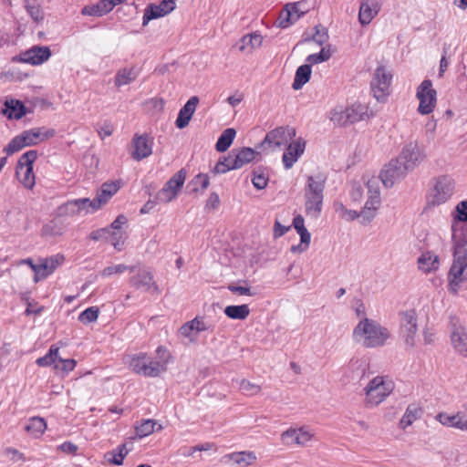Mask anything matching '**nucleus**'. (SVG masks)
I'll use <instances>...</instances> for the list:
<instances>
[{"mask_svg": "<svg viewBox=\"0 0 467 467\" xmlns=\"http://www.w3.org/2000/svg\"><path fill=\"white\" fill-rule=\"evenodd\" d=\"M457 219L451 225L453 242V262L448 274L449 290L456 294L463 282V273L467 267V226L461 224L467 222V201L456 206Z\"/></svg>", "mask_w": 467, "mask_h": 467, "instance_id": "1", "label": "nucleus"}, {"mask_svg": "<svg viewBox=\"0 0 467 467\" xmlns=\"http://www.w3.org/2000/svg\"><path fill=\"white\" fill-rule=\"evenodd\" d=\"M390 337L387 327L379 322L364 317L353 330V338L365 348H378L385 345Z\"/></svg>", "mask_w": 467, "mask_h": 467, "instance_id": "2", "label": "nucleus"}, {"mask_svg": "<svg viewBox=\"0 0 467 467\" xmlns=\"http://www.w3.org/2000/svg\"><path fill=\"white\" fill-rule=\"evenodd\" d=\"M326 182L327 176L323 173L306 177L304 187L305 212L312 219H317L321 214Z\"/></svg>", "mask_w": 467, "mask_h": 467, "instance_id": "3", "label": "nucleus"}, {"mask_svg": "<svg viewBox=\"0 0 467 467\" xmlns=\"http://www.w3.org/2000/svg\"><path fill=\"white\" fill-rule=\"evenodd\" d=\"M394 385L391 380L383 377H375L365 388L367 407H375L381 403L393 390Z\"/></svg>", "mask_w": 467, "mask_h": 467, "instance_id": "4", "label": "nucleus"}, {"mask_svg": "<svg viewBox=\"0 0 467 467\" xmlns=\"http://www.w3.org/2000/svg\"><path fill=\"white\" fill-rule=\"evenodd\" d=\"M296 129L289 126H280L266 133L260 143V148L274 151L285 147L295 137Z\"/></svg>", "mask_w": 467, "mask_h": 467, "instance_id": "5", "label": "nucleus"}, {"mask_svg": "<svg viewBox=\"0 0 467 467\" xmlns=\"http://www.w3.org/2000/svg\"><path fill=\"white\" fill-rule=\"evenodd\" d=\"M391 72L384 66H379L373 75L370 87L374 98L384 102L390 94Z\"/></svg>", "mask_w": 467, "mask_h": 467, "instance_id": "6", "label": "nucleus"}, {"mask_svg": "<svg viewBox=\"0 0 467 467\" xmlns=\"http://www.w3.org/2000/svg\"><path fill=\"white\" fill-rule=\"evenodd\" d=\"M455 182L449 176L439 177L428 195V205L438 206L446 202L454 193Z\"/></svg>", "mask_w": 467, "mask_h": 467, "instance_id": "7", "label": "nucleus"}, {"mask_svg": "<svg viewBox=\"0 0 467 467\" xmlns=\"http://www.w3.org/2000/svg\"><path fill=\"white\" fill-rule=\"evenodd\" d=\"M37 158V151L31 150L24 154L18 160L16 166V176L25 188L33 189L35 186V174L33 172V163Z\"/></svg>", "mask_w": 467, "mask_h": 467, "instance_id": "8", "label": "nucleus"}, {"mask_svg": "<svg viewBox=\"0 0 467 467\" xmlns=\"http://www.w3.org/2000/svg\"><path fill=\"white\" fill-rule=\"evenodd\" d=\"M418 332V316L415 310L410 309L400 313V336L405 344L413 348Z\"/></svg>", "mask_w": 467, "mask_h": 467, "instance_id": "9", "label": "nucleus"}, {"mask_svg": "<svg viewBox=\"0 0 467 467\" xmlns=\"http://www.w3.org/2000/svg\"><path fill=\"white\" fill-rule=\"evenodd\" d=\"M370 114L366 105L356 103L344 110L335 111L331 119L341 126L356 123L369 119Z\"/></svg>", "mask_w": 467, "mask_h": 467, "instance_id": "10", "label": "nucleus"}, {"mask_svg": "<svg viewBox=\"0 0 467 467\" xmlns=\"http://www.w3.org/2000/svg\"><path fill=\"white\" fill-rule=\"evenodd\" d=\"M416 97L420 101L418 111L421 115L431 113L436 106L437 92L430 79L423 80L417 88Z\"/></svg>", "mask_w": 467, "mask_h": 467, "instance_id": "11", "label": "nucleus"}, {"mask_svg": "<svg viewBox=\"0 0 467 467\" xmlns=\"http://www.w3.org/2000/svg\"><path fill=\"white\" fill-rule=\"evenodd\" d=\"M186 179V171L181 169L160 190L156 199L160 202H170L176 198Z\"/></svg>", "mask_w": 467, "mask_h": 467, "instance_id": "12", "label": "nucleus"}, {"mask_svg": "<svg viewBox=\"0 0 467 467\" xmlns=\"http://www.w3.org/2000/svg\"><path fill=\"white\" fill-rule=\"evenodd\" d=\"M451 343L460 355L467 357V327L455 317H450Z\"/></svg>", "mask_w": 467, "mask_h": 467, "instance_id": "13", "label": "nucleus"}, {"mask_svg": "<svg viewBox=\"0 0 467 467\" xmlns=\"http://www.w3.org/2000/svg\"><path fill=\"white\" fill-rule=\"evenodd\" d=\"M409 171L397 160H391L380 172V180L385 187L391 188L397 182L403 179Z\"/></svg>", "mask_w": 467, "mask_h": 467, "instance_id": "14", "label": "nucleus"}, {"mask_svg": "<svg viewBox=\"0 0 467 467\" xmlns=\"http://www.w3.org/2000/svg\"><path fill=\"white\" fill-rule=\"evenodd\" d=\"M314 433L308 427L290 428L281 434V441L287 446H306L312 440Z\"/></svg>", "mask_w": 467, "mask_h": 467, "instance_id": "15", "label": "nucleus"}, {"mask_svg": "<svg viewBox=\"0 0 467 467\" xmlns=\"http://www.w3.org/2000/svg\"><path fill=\"white\" fill-rule=\"evenodd\" d=\"M423 159L424 154L416 142H410L405 145L397 158L408 171H412Z\"/></svg>", "mask_w": 467, "mask_h": 467, "instance_id": "16", "label": "nucleus"}, {"mask_svg": "<svg viewBox=\"0 0 467 467\" xmlns=\"http://www.w3.org/2000/svg\"><path fill=\"white\" fill-rule=\"evenodd\" d=\"M130 285L138 290L160 294V289L153 280V275L146 268H140L130 276Z\"/></svg>", "mask_w": 467, "mask_h": 467, "instance_id": "17", "label": "nucleus"}, {"mask_svg": "<svg viewBox=\"0 0 467 467\" xmlns=\"http://www.w3.org/2000/svg\"><path fill=\"white\" fill-rule=\"evenodd\" d=\"M175 7V0H162L159 5L150 4L144 10L142 26H147L150 20L169 15Z\"/></svg>", "mask_w": 467, "mask_h": 467, "instance_id": "18", "label": "nucleus"}, {"mask_svg": "<svg viewBox=\"0 0 467 467\" xmlns=\"http://www.w3.org/2000/svg\"><path fill=\"white\" fill-rule=\"evenodd\" d=\"M156 352L157 358L153 359L150 357L148 358L145 377L155 378L167 369V365L171 357L169 351L163 347H159Z\"/></svg>", "mask_w": 467, "mask_h": 467, "instance_id": "19", "label": "nucleus"}, {"mask_svg": "<svg viewBox=\"0 0 467 467\" xmlns=\"http://www.w3.org/2000/svg\"><path fill=\"white\" fill-rule=\"evenodd\" d=\"M306 150V140L298 138L290 141L285 146V150L282 156V162L285 170H290L298 159L304 154Z\"/></svg>", "mask_w": 467, "mask_h": 467, "instance_id": "20", "label": "nucleus"}, {"mask_svg": "<svg viewBox=\"0 0 467 467\" xmlns=\"http://www.w3.org/2000/svg\"><path fill=\"white\" fill-rule=\"evenodd\" d=\"M51 57L48 47L34 46L20 54V61L30 65H41Z\"/></svg>", "mask_w": 467, "mask_h": 467, "instance_id": "21", "label": "nucleus"}, {"mask_svg": "<svg viewBox=\"0 0 467 467\" xmlns=\"http://www.w3.org/2000/svg\"><path fill=\"white\" fill-rule=\"evenodd\" d=\"M152 140L147 135H134L131 157L136 161H141L149 157L152 153Z\"/></svg>", "mask_w": 467, "mask_h": 467, "instance_id": "22", "label": "nucleus"}, {"mask_svg": "<svg viewBox=\"0 0 467 467\" xmlns=\"http://www.w3.org/2000/svg\"><path fill=\"white\" fill-rule=\"evenodd\" d=\"M211 327L199 317H194L191 321L184 323L179 329L180 335L188 338L191 342L196 340V335L200 332L206 331Z\"/></svg>", "mask_w": 467, "mask_h": 467, "instance_id": "23", "label": "nucleus"}, {"mask_svg": "<svg viewBox=\"0 0 467 467\" xmlns=\"http://www.w3.org/2000/svg\"><path fill=\"white\" fill-rule=\"evenodd\" d=\"M21 135L23 136L26 146H33L54 137L56 135V131L53 129L38 127L25 130Z\"/></svg>", "mask_w": 467, "mask_h": 467, "instance_id": "24", "label": "nucleus"}, {"mask_svg": "<svg viewBox=\"0 0 467 467\" xmlns=\"http://www.w3.org/2000/svg\"><path fill=\"white\" fill-rule=\"evenodd\" d=\"M380 11L379 0H361L358 11V21L362 26L370 24Z\"/></svg>", "mask_w": 467, "mask_h": 467, "instance_id": "25", "label": "nucleus"}, {"mask_svg": "<svg viewBox=\"0 0 467 467\" xmlns=\"http://www.w3.org/2000/svg\"><path fill=\"white\" fill-rule=\"evenodd\" d=\"M229 154L233 160V166L237 170L252 162L258 152L252 148L244 147L241 149H234L229 152Z\"/></svg>", "mask_w": 467, "mask_h": 467, "instance_id": "26", "label": "nucleus"}, {"mask_svg": "<svg viewBox=\"0 0 467 467\" xmlns=\"http://www.w3.org/2000/svg\"><path fill=\"white\" fill-rule=\"evenodd\" d=\"M198 103V97L193 96L190 98V99L184 104V106L180 109L177 119L175 121L177 128L183 129L188 126L193 113L195 112Z\"/></svg>", "mask_w": 467, "mask_h": 467, "instance_id": "27", "label": "nucleus"}, {"mask_svg": "<svg viewBox=\"0 0 467 467\" xmlns=\"http://www.w3.org/2000/svg\"><path fill=\"white\" fill-rule=\"evenodd\" d=\"M299 3L287 4L281 12L278 18V26L282 28L288 27L290 25L298 20L304 11L298 8Z\"/></svg>", "mask_w": 467, "mask_h": 467, "instance_id": "28", "label": "nucleus"}, {"mask_svg": "<svg viewBox=\"0 0 467 467\" xmlns=\"http://www.w3.org/2000/svg\"><path fill=\"white\" fill-rule=\"evenodd\" d=\"M262 43L263 36L260 34L254 32L244 35L241 38L238 44V48L241 52H252L254 49L261 47Z\"/></svg>", "mask_w": 467, "mask_h": 467, "instance_id": "29", "label": "nucleus"}, {"mask_svg": "<svg viewBox=\"0 0 467 467\" xmlns=\"http://www.w3.org/2000/svg\"><path fill=\"white\" fill-rule=\"evenodd\" d=\"M422 415V410L421 408L415 404H410L405 413L403 414L401 420H400V428L406 429L407 427L410 426L414 421L419 420Z\"/></svg>", "mask_w": 467, "mask_h": 467, "instance_id": "30", "label": "nucleus"}, {"mask_svg": "<svg viewBox=\"0 0 467 467\" xmlns=\"http://www.w3.org/2000/svg\"><path fill=\"white\" fill-rule=\"evenodd\" d=\"M419 268L424 272L436 270L439 267V257L431 252L423 253L418 259Z\"/></svg>", "mask_w": 467, "mask_h": 467, "instance_id": "31", "label": "nucleus"}, {"mask_svg": "<svg viewBox=\"0 0 467 467\" xmlns=\"http://www.w3.org/2000/svg\"><path fill=\"white\" fill-rule=\"evenodd\" d=\"M119 190V184L116 182H105L101 185L100 190L97 193L98 200L100 201L101 206L106 204L109 200Z\"/></svg>", "mask_w": 467, "mask_h": 467, "instance_id": "32", "label": "nucleus"}, {"mask_svg": "<svg viewBox=\"0 0 467 467\" xmlns=\"http://www.w3.org/2000/svg\"><path fill=\"white\" fill-rule=\"evenodd\" d=\"M236 135V131L233 128L224 130L215 144V149L218 152L226 151L232 145Z\"/></svg>", "mask_w": 467, "mask_h": 467, "instance_id": "33", "label": "nucleus"}, {"mask_svg": "<svg viewBox=\"0 0 467 467\" xmlns=\"http://www.w3.org/2000/svg\"><path fill=\"white\" fill-rule=\"evenodd\" d=\"M310 76L311 66L307 64L300 66L296 71L292 88L295 90L300 89L306 83L309 81Z\"/></svg>", "mask_w": 467, "mask_h": 467, "instance_id": "34", "label": "nucleus"}, {"mask_svg": "<svg viewBox=\"0 0 467 467\" xmlns=\"http://www.w3.org/2000/svg\"><path fill=\"white\" fill-rule=\"evenodd\" d=\"M379 204L380 198H378L377 195L368 196L364 208L360 212V216L363 218V220L370 222L375 217L376 211Z\"/></svg>", "mask_w": 467, "mask_h": 467, "instance_id": "35", "label": "nucleus"}, {"mask_svg": "<svg viewBox=\"0 0 467 467\" xmlns=\"http://www.w3.org/2000/svg\"><path fill=\"white\" fill-rule=\"evenodd\" d=\"M129 453L126 444L119 445L115 450L105 454V459L113 465H122L123 460Z\"/></svg>", "mask_w": 467, "mask_h": 467, "instance_id": "36", "label": "nucleus"}, {"mask_svg": "<svg viewBox=\"0 0 467 467\" xmlns=\"http://www.w3.org/2000/svg\"><path fill=\"white\" fill-rule=\"evenodd\" d=\"M148 358L149 357L144 353L135 355L130 358L129 366L135 373L145 377Z\"/></svg>", "mask_w": 467, "mask_h": 467, "instance_id": "37", "label": "nucleus"}, {"mask_svg": "<svg viewBox=\"0 0 467 467\" xmlns=\"http://www.w3.org/2000/svg\"><path fill=\"white\" fill-rule=\"evenodd\" d=\"M224 314L232 319L244 320L249 314L250 309L247 305L228 306L224 308Z\"/></svg>", "mask_w": 467, "mask_h": 467, "instance_id": "38", "label": "nucleus"}, {"mask_svg": "<svg viewBox=\"0 0 467 467\" xmlns=\"http://www.w3.org/2000/svg\"><path fill=\"white\" fill-rule=\"evenodd\" d=\"M6 109L4 110L5 114H7L9 119H19L24 115H26V108L23 103L16 100V102L14 100L11 101V104L6 101L5 102Z\"/></svg>", "mask_w": 467, "mask_h": 467, "instance_id": "39", "label": "nucleus"}, {"mask_svg": "<svg viewBox=\"0 0 467 467\" xmlns=\"http://www.w3.org/2000/svg\"><path fill=\"white\" fill-rule=\"evenodd\" d=\"M230 459L233 460L234 463L245 467L254 463L256 460V456L253 451H240L232 453Z\"/></svg>", "mask_w": 467, "mask_h": 467, "instance_id": "40", "label": "nucleus"}, {"mask_svg": "<svg viewBox=\"0 0 467 467\" xmlns=\"http://www.w3.org/2000/svg\"><path fill=\"white\" fill-rule=\"evenodd\" d=\"M76 200L81 213H90L101 208L100 201L98 200L97 197L93 200H90L89 198H79Z\"/></svg>", "mask_w": 467, "mask_h": 467, "instance_id": "41", "label": "nucleus"}, {"mask_svg": "<svg viewBox=\"0 0 467 467\" xmlns=\"http://www.w3.org/2000/svg\"><path fill=\"white\" fill-rule=\"evenodd\" d=\"M137 78V72L134 68L120 69L115 77V85L121 87L130 84Z\"/></svg>", "mask_w": 467, "mask_h": 467, "instance_id": "42", "label": "nucleus"}, {"mask_svg": "<svg viewBox=\"0 0 467 467\" xmlns=\"http://www.w3.org/2000/svg\"><path fill=\"white\" fill-rule=\"evenodd\" d=\"M47 429V423L44 419L39 417L32 418L28 424L26 426V430L30 432L34 437L40 436Z\"/></svg>", "mask_w": 467, "mask_h": 467, "instance_id": "43", "label": "nucleus"}, {"mask_svg": "<svg viewBox=\"0 0 467 467\" xmlns=\"http://www.w3.org/2000/svg\"><path fill=\"white\" fill-rule=\"evenodd\" d=\"M58 353L59 348L55 346H51L48 352L45 356L38 358L36 363L39 367H47L50 365H54L55 367L58 358Z\"/></svg>", "mask_w": 467, "mask_h": 467, "instance_id": "44", "label": "nucleus"}, {"mask_svg": "<svg viewBox=\"0 0 467 467\" xmlns=\"http://www.w3.org/2000/svg\"><path fill=\"white\" fill-rule=\"evenodd\" d=\"M65 229L66 225L60 219H54L44 226L43 232L47 235L58 236L63 234Z\"/></svg>", "mask_w": 467, "mask_h": 467, "instance_id": "45", "label": "nucleus"}, {"mask_svg": "<svg viewBox=\"0 0 467 467\" xmlns=\"http://www.w3.org/2000/svg\"><path fill=\"white\" fill-rule=\"evenodd\" d=\"M128 270L131 273H134V272H136V266H129L124 264L109 265V266L105 267L100 272L99 275L102 277H109L113 275H120Z\"/></svg>", "mask_w": 467, "mask_h": 467, "instance_id": "46", "label": "nucleus"}, {"mask_svg": "<svg viewBox=\"0 0 467 467\" xmlns=\"http://www.w3.org/2000/svg\"><path fill=\"white\" fill-rule=\"evenodd\" d=\"M58 216H75L81 214L77 200L68 201L57 208Z\"/></svg>", "mask_w": 467, "mask_h": 467, "instance_id": "47", "label": "nucleus"}, {"mask_svg": "<svg viewBox=\"0 0 467 467\" xmlns=\"http://www.w3.org/2000/svg\"><path fill=\"white\" fill-rule=\"evenodd\" d=\"M334 209L338 216L346 221H354L355 219L361 217L360 213H358L357 211L348 210L342 202H335Z\"/></svg>", "mask_w": 467, "mask_h": 467, "instance_id": "48", "label": "nucleus"}, {"mask_svg": "<svg viewBox=\"0 0 467 467\" xmlns=\"http://www.w3.org/2000/svg\"><path fill=\"white\" fill-rule=\"evenodd\" d=\"M32 270L35 272L34 281L36 283L47 278L53 273L50 269V265L46 259H43L36 266H32Z\"/></svg>", "mask_w": 467, "mask_h": 467, "instance_id": "49", "label": "nucleus"}, {"mask_svg": "<svg viewBox=\"0 0 467 467\" xmlns=\"http://www.w3.org/2000/svg\"><path fill=\"white\" fill-rule=\"evenodd\" d=\"M436 420L444 426L460 430L461 423L458 412L453 415H449L446 412H441L436 415Z\"/></svg>", "mask_w": 467, "mask_h": 467, "instance_id": "50", "label": "nucleus"}, {"mask_svg": "<svg viewBox=\"0 0 467 467\" xmlns=\"http://www.w3.org/2000/svg\"><path fill=\"white\" fill-rule=\"evenodd\" d=\"M300 235V241L301 243L297 245H293L291 247V252L293 253H302L305 252L311 240V234L307 231V229H303L302 231L296 232Z\"/></svg>", "mask_w": 467, "mask_h": 467, "instance_id": "51", "label": "nucleus"}, {"mask_svg": "<svg viewBox=\"0 0 467 467\" xmlns=\"http://www.w3.org/2000/svg\"><path fill=\"white\" fill-rule=\"evenodd\" d=\"M27 147L21 133L11 140L6 147L4 148V151L7 155L14 154L23 148Z\"/></svg>", "mask_w": 467, "mask_h": 467, "instance_id": "52", "label": "nucleus"}, {"mask_svg": "<svg viewBox=\"0 0 467 467\" xmlns=\"http://www.w3.org/2000/svg\"><path fill=\"white\" fill-rule=\"evenodd\" d=\"M232 170H236V168L233 166L232 157L230 154H228L227 156L219 160L213 169V173L223 174Z\"/></svg>", "mask_w": 467, "mask_h": 467, "instance_id": "53", "label": "nucleus"}, {"mask_svg": "<svg viewBox=\"0 0 467 467\" xmlns=\"http://www.w3.org/2000/svg\"><path fill=\"white\" fill-rule=\"evenodd\" d=\"M347 369L351 372L349 376L352 379H358L362 377L365 373V366L363 362L359 359H351L348 365Z\"/></svg>", "mask_w": 467, "mask_h": 467, "instance_id": "54", "label": "nucleus"}, {"mask_svg": "<svg viewBox=\"0 0 467 467\" xmlns=\"http://www.w3.org/2000/svg\"><path fill=\"white\" fill-rule=\"evenodd\" d=\"M239 389L246 395H255L260 392L261 387L244 379L236 380Z\"/></svg>", "mask_w": 467, "mask_h": 467, "instance_id": "55", "label": "nucleus"}, {"mask_svg": "<svg viewBox=\"0 0 467 467\" xmlns=\"http://www.w3.org/2000/svg\"><path fill=\"white\" fill-rule=\"evenodd\" d=\"M157 422L153 420H145L136 427V434L140 437H146L154 431Z\"/></svg>", "mask_w": 467, "mask_h": 467, "instance_id": "56", "label": "nucleus"}, {"mask_svg": "<svg viewBox=\"0 0 467 467\" xmlns=\"http://www.w3.org/2000/svg\"><path fill=\"white\" fill-rule=\"evenodd\" d=\"M99 317V308L96 306H90L81 312L78 316V320L83 324H89L95 322Z\"/></svg>", "mask_w": 467, "mask_h": 467, "instance_id": "57", "label": "nucleus"}, {"mask_svg": "<svg viewBox=\"0 0 467 467\" xmlns=\"http://www.w3.org/2000/svg\"><path fill=\"white\" fill-rule=\"evenodd\" d=\"M77 365V362L73 358H62L58 356V358L57 360L55 369L57 371H63L64 373H68L72 371Z\"/></svg>", "mask_w": 467, "mask_h": 467, "instance_id": "58", "label": "nucleus"}, {"mask_svg": "<svg viewBox=\"0 0 467 467\" xmlns=\"http://www.w3.org/2000/svg\"><path fill=\"white\" fill-rule=\"evenodd\" d=\"M330 57L329 49L323 47L320 52L309 55L306 61L310 64H317L328 60Z\"/></svg>", "mask_w": 467, "mask_h": 467, "instance_id": "59", "label": "nucleus"}, {"mask_svg": "<svg viewBox=\"0 0 467 467\" xmlns=\"http://www.w3.org/2000/svg\"><path fill=\"white\" fill-rule=\"evenodd\" d=\"M268 178L265 176V174L257 170L254 171V176L252 178V183L253 185L258 189L263 190L267 186Z\"/></svg>", "mask_w": 467, "mask_h": 467, "instance_id": "60", "label": "nucleus"}, {"mask_svg": "<svg viewBox=\"0 0 467 467\" xmlns=\"http://www.w3.org/2000/svg\"><path fill=\"white\" fill-rule=\"evenodd\" d=\"M109 239L110 240L111 244L117 251H121L125 243L124 234L121 232H113L109 234Z\"/></svg>", "mask_w": 467, "mask_h": 467, "instance_id": "61", "label": "nucleus"}, {"mask_svg": "<svg viewBox=\"0 0 467 467\" xmlns=\"http://www.w3.org/2000/svg\"><path fill=\"white\" fill-rule=\"evenodd\" d=\"M192 183L195 186L194 191H198L199 189L204 191L209 186V177L207 174L200 173L193 178Z\"/></svg>", "mask_w": 467, "mask_h": 467, "instance_id": "62", "label": "nucleus"}, {"mask_svg": "<svg viewBox=\"0 0 467 467\" xmlns=\"http://www.w3.org/2000/svg\"><path fill=\"white\" fill-rule=\"evenodd\" d=\"M26 11L35 22L39 23L44 20V13L39 4L37 5H28Z\"/></svg>", "mask_w": 467, "mask_h": 467, "instance_id": "63", "label": "nucleus"}, {"mask_svg": "<svg viewBox=\"0 0 467 467\" xmlns=\"http://www.w3.org/2000/svg\"><path fill=\"white\" fill-rule=\"evenodd\" d=\"M127 222L128 220L124 215H119L108 227L109 228V234L113 232H120L122 225H124Z\"/></svg>", "mask_w": 467, "mask_h": 467, "instance_id": "64", "label": "nucleus"}]
</instances>
